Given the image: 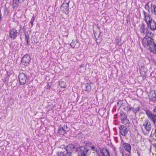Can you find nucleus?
<instances>
[{"instance_id":"25","label":"nucleus","mask_w":156,"mask_h":156,"mask_svg":"<svg viewBox=\"0 0 156 156\" xmlns=\"http://www.w3.org/2000/svg\"><path fill=\"white\" fill-rule=\"evenodd\" d=\"M25 40L27 42V45H28L29 44V35L27 34H25Z\"/></svg>"},{"instance_id":"1","label":"nucleus","mask_w":156,"mask_h":156,"mask_svg":"<svg viewBox=\"0 0 156 156\" xmlns=\"http://www.w3.org/2000/svg\"><path fill=\"white\" fill-rule=\"evenodd\" d=\"M153 34L151 32L147 31L146 36L142 40L143 45L151 52L156 53V44L151 37Z\"/></svg>"},{"instance_id":"19","label":"nucleus","mask_w":156,"mask_h":156,"mask_svg":"<svg viewBox=\"0 0 156 156\" xmlns=\"http://www.w3.org/2000/svg\"><path fill=\"white\" fill-rule=\"evenodd\" d=\"M57 156H72L70 153L68 152H59L57 153Z\"/></svg>"},{"instance_id":"9","label":"nucleus","mask_w":156,"mask_h":156,"mask_svg":"<svg viewBox=\"0 0 156 156\" xmlns=\"http://www.w3.org/2000/svg\"><path fill=\"white\" fill-rule=\"evenodd\" d=\"M78 150V148H76L75 145L70 144L68 145L66 147V152L70 153L71 154V152L73 151H77Z\"/></svg>"},{"instance_id":"6","label":"nucleus","mask_w":156,"mask_h":156,"mask_svg":"<svg viewBox=\"0 0 156 156\" xmlns=\"http://www.w3.org/2000/svg\"><path fill=\"white\" fill-rule=\"evenodd\" d=\"M19 79L21 84L23 85L28 82L27 76L25 74L20 73L19 75Z\"/></svg>"},{"instance_id":"35","label":"nucleus","mask_w":156,"mask_h":156,"mask_svg":"<svg viewBox=\"0 0 156 156\" xmlns=\"http://www.w3.org/2000/svg\"><path fill=\"white\" fill-rule=\"evenodd\" d=\"M146 132H145L144 134H146Z\"/></svg>"},{"instance_id":"20","label":"nucleus","mask_w":156,"mask_h":156,"mask_svg":"<svg viewBox=\"0 0 156 156\" xmlns=\"http://www.w3.org/2000/svg\"><path fill=\"white\" fill-rule=\"evenodd\" d=\"M143 12L144 14V20L145 22H146L147 20H149L150 18H151L150 16L148 14H146V12L144 11H143Z\"/></svg>"},{"instance_id":"34","label":"nucleus","mask_w":156,"mask_h":156,"mask_svg":"<svg viewBox=\"0 0 156 156\" xmlns=\"http://www.w3.org/2000/svg\"><path fill=\"white\" fill-rule=\"evenodd\" d=\"M115 150H116V149L115 148H114V150L115 151Z\"/></svg>"},{"instance_id":"11","label":"nucleus","mask_w":156,"mask_h":156,"mask_svg":"<svg viewBox=\"0 0 156 156\" xmlns=\"http://www.w3.org/2000/svg\"><path fill=\"white\" fill-rule=\"evenodd\" d=\"M30 60V58L29 55L26 54L21 59V62L25 66H27L29 63Z\"/></svg>"},{"instance_id":"8","label":"nucleus","mask_w":156,"mask_h":156,"mask_svg":"<svg viewBox=\"0 0 156 156\" xmlns=\"http://www.w3.org/2000/svg\"><path fill=\"white\" fill-rule=\"evenodd\" d=\"M69 2L63 3L60 7L61 10L64 12L65 14L66 15H68L69 14Z\"/></svg>"},{"instance_id":"28","label":"nucleus","mask_w":156,"mask_h":156,"mask_svg":"<svg viewBox=\"0 0 156 156\" xmlns=\"http://www.w3.org/2000/svg\"><path fill=\"white\" fill-rule=\"evenodd\" d=\"M154 15L156 16V6H154Z\"/></svg>"},{"instance_id":"4","label":"nucleus","mask_w":156,"mask_h":156,"mask_svg":"<svg viewBox=\"0 0 156 156\" xmlns=\"http://www.w3.org/2000/svg\"><path fill=\"white\" fill-rule=\"evenodd\" d=\"M146 22L148 27H150L151 30H154L156 29V22L152 18L149 20H147Z\"/></svg>"},{"instance_id":"13","label":"nucleus","mask_w":156,"mask_h":156,"mask_svg":"<svg viewBox=\"0 0 156 156\" xmlns=\"http://www.w3.org/2000/svg\"><path fill=\"white\" fill-rule=\"evenodd\" d=\"M119 133L123 136H125L127 133V130L126 127L123 125L119 127Z\"/></svg>"},{"instance_id":"21","label":"nucleus","mask_w":156,"mask_h":156,"mask_svg":"<svg viewBox=\"0 0 156 156\" xmlns=\"http://www.w3.org/2000/svg\"><path fill=\"white\" fill-rule=\"evenodd\" d=\"M59 85L62 88H65L66 87V83L62 81L59 82Z\"/></svg>"},{"instance_id":"26","label":"nucleus","mask_w":156,"mask_h":156,"mask_svg":"<svg viewBox=\"0 0 156 156\" xmlns=\"http://www.w3.org/2000/svg\"><path fill=\"white\" fill-rule=\"evenodd\" d=\"M35 17L34 16H33L32 18L31 19L30 21V23L31 24V27H32L33 25V23L35 20Z\"/></svg>"},{"instance_id":"27","label":"nucleus","mask_w":156,"mask_h":156,"mask_svg":"<svg viewBox=\"0 0 156 156\" xmlns=\"http://www.w3.org/2000/svg\"><path fill=\"white\" fill-rule=\"evenodd\" d=\"M145 8L146 9H147L148 10V11L149 12V6L148 5H146L145 6Z\"/></svg>"},{"instance_id":"16","label":"nucleus","mask_w":156,"mask_h":156,"mask_svg":"<svg viewBox=\"0 0 156 156\" xmlns=\"http://www.w3.org/2000/svg\"><path fill=\"white\" fill-rule=\"evenodd\" d=\"M120 118L123 121V123L125 121L126 123H128L129 120L127 119V116L125 113L123 112L120 113Z\"/></svg>"},{"instance_id":"18","label":"nucleus","mask_w":156,"mask_h":156,"mask_svg":"<svg viewBox=\"0 0 156 156\" xmlns=\"http://www.w3.org/2000/svg\"><path fill=\"white\" fill-rule=\"evenodd\" d=\"M123 146L125 150L130 153L131 151V146L129 144L124 143L123 144Z\"/></svg>"},{"instance_id":"30","label":"nucleus","mask_w":156,"mask_h":156,"mask_svg":"<svg viewBox=\"0 0 156 156\" xmlns=\"http://www.w3.org/2000/svg\"><path fill=\"white\" fill-rule=\"evenodd\" d=\"M128 111H130L131 110L132 111V109L133 108H132V107H130V106L129 107V108L128 107Z\"/></svg>"},{"instance_id":"33","label":"nucleus","mask_w":156,"mask_h":156,"mask_svg":"<svg viewBox=\"0 0 156 156\" xmlns=\"http://www.w3.org/2000/svg\"><path fill=\"white\" fill-rule=\"evenodd\" d=\"M155 136L156 137V129H155Z\"/></svg>"},{"instance_id":"31","label":"nucleus","mask_w":156,"mask_h":156,"mask_svg":"<svg viewBox=\"0 0 156 156\" xmlns=\"http://www.w3.org/2000/svg\"><path fill=\"white\" fill-rule=\"evenodd\" d=\"M24 0H18V2H19L21 3L22 2H23Z\"/></svg>"},{"instance_id":"24","label":"nucleus","mask_w":156,"mask_h":156,"mask_svg":"<svg viewBox=\"0 0 156 156\" xmlns=\"http://www.w3.org/2000/svg\"><path fill=\"white\" fill-rule=\"evenodd\" d=\"M86 89L85 90L87 91H90L91 90V87L90 84H87L86 86Z\"/></svg>"},{"instance_id":"22","label":"nucleus","mask_w":156,"mask_h":156,"mask_svg":"<svg viewBox=\"0 0 156 156\" xmlns=\"http://www.w3.org/2000/svg\"><path fill=\"white\" fill-rule=\"evenodd\" d=\"M19 2L18 0H13L12 6L13 8H15L16 7H17Z\"/></svg>"},{"instance_id":"3","label":"nucleus","mask_w":156,"mask_h":156,"mask_svg":"<svg viewBox=\"0 0 156 156\" xmlns=\"http://www.w3.org/2000/svg\"><path fill=\"white\" fill-rule=\"evenodd\" d=\"M78 156H88L90 154L89 149L85 146H80L79 147Z\"/></svg>"},{"instance_id":"32","label":"nucleus","mask_w":156,"mask_h":156,"mask_svg":"<svg viewBox=\"0 0 156 156\" xmlns=\"http://www.w3.org/2000/svg\"><path fill=\"white\" fill-rule=\"evenodd\" d=\"M94 35L95 37H96V33H95V32L94 31Z\"/></svg>"},{"instance_id":"10","label":"nucleus","mask_w":156,"mask_h":156,"mask_svg":"<svg viewBox=\"0 0 156 156\" xmlns=\"http://www.w3.org/2000/svg\"><path fill=\"white\" fill-rule=\"evenodd\" d=\"M143 126L146 131V134H147L151 130V126L150 122L148 120L145 121L143 124Z\"/></svg>"},{"instance_id":"12","label":"nucleus","mask_w":156,"mask_h":156,"mask_svg":"<svg viewBox=\"0 0 156 156\" xmlns=\"http://www.w3.org/2000/svg\"><path fill=\"white\" fill-rule=\"evenodd\" d=\"M69 130V128L67 125H64L62 127L59 128L58 129V132L59 134L61 135H63L66 132Z\"/></svg>"},{"instance_id":"29","label":"nucleus","mask_w":156,"mask_h":156,"mask_svg":"<svg viewBox=\"0 0 156 156\" xmlns=\"http://www.w3.org/2000/svg\"><path fill=\"white\" fill-rule=\"evenodd\" d=\"M91 148L93 151H95V147L94 145H92L91 147Z\"/></svg>"},{"instance_id":"5","label":"nucleus","mask_w":156,"mask_h":156,"mask_svg":"<svg viewBox=\"0 0 156 156\" xmlns=\"http://www.w3.org/2000/svg\"><path fill=\"white\" fill-rule=\"evenodd\" d=\"M9 36L10 38L12 40H14L17 37L18 33L17 30L13 28H11L9 32Z\"/></svg>"},{"instance_id":"17","label":"nucleus","mask_w":156,"mask_h":156,"mask_svg":"<svg viewBox=\"0 0 156 156\" xmlns=\"http://www.w3.org/2000/svg\"><path fill=\"white\" fill-rule=\"evenodd\" d=\"M79 44L78 43L76 40H73L70 44V46L73 48H78L79 46Z\"/></svg>"},{"instance_id":"7","label":"nucleus","mask_w":156,"mask_h":156,"mask_svg":"<svg viewBox=\"0 0 156 156\" xmlns=\"http://www.w3.org/2000/svg\"><path fill=\"white\" fill-rule=\"evenodd\" d=\"M98 156H110L108 150L106 148H104L98 152Z\"/></svg>"},{"instance_id":"23","label":"nucleus","mask_w":156,"mask_h":156,"mask_svg":"<svg viewBox=\"0 0 156 156\" xmlns=\"http://www.w3.org/2000/svg\"><path fill=\"white\" fill-rule=\"evenodd\" d=\"M140 107L138 106L136 108H135L132 109V111L135 114L137 113V112H139L140 111Z\"/></svg>"},{"instance_id":"2","label":"nucleus","mask_w":156,"mask_h":156,"mask_svg":"<svg viewBox=\"0 0 156 156\" xmlns=\"http://www.w3.org/2000/svg\"><path fill=\"white\" fill-rule=\"evenodd\" d=\"M145 112L147 115L148 118L154 124H155L156 120V108L154 109L151 112L147 110Z\"/></svg>"},{"instance_id":"15","label":"nucleus","mask_w":156,"mask_h":156,"mask_svg":"<svg viewBox=\"0 0 156 156\" xmlns=\"http://www.w3.org/2000/svg\"><path fill=\"white\" fill-rule=\"evenodd\" d=\"M146 27V25L143 23H142L139 26L140 31L141 34L143 35L145 34V31L147 29V28Z\"/></svg>"},{"instance_id":"14","label":"nucleus","mask_w":156,"mask_h":156,"mask_svg":"<svg viewBox=\"0 0 156 156\" xmlns=\"http://www.w3.org/2000/svg\"><path fill=\"white\" fill-rule=\"evenodd\" d=\"M148 98L149 100L153 102L155 101L156 100V94L155 92L152 91L148 95Z\"/></svg>"}]
</instances>
